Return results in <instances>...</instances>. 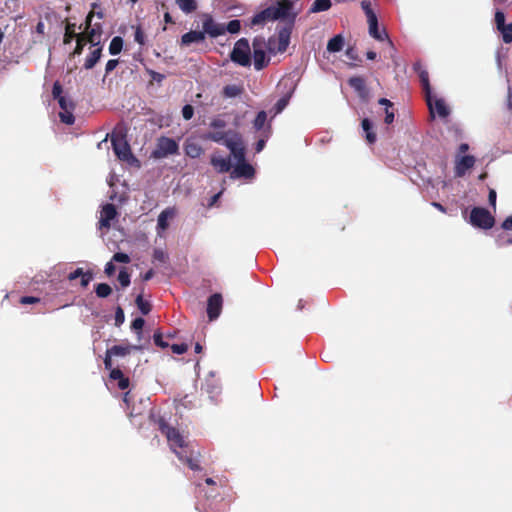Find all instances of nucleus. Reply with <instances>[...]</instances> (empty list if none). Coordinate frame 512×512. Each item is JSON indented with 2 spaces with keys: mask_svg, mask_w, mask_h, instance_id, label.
I'll use <instances>...</instances> for the list:
<instances>
[{
  "mask_svg": "<svg viewBox=\"0 0 512 512\" xmlns=\"http://www.w3.org/2000/svg\"><path fill=\"white\" fill-rule=\"evenodd\" d=\"M267 8L270 9L273 14H277L278 19L286 20L283 25H279L277 27V47H273L275 42L273 38L268 40V49H270V51L283 53L290 45L291 34L294 22L296 21L297 12H292L293 2L290 0H278L276 5L268 6Z\"/></svg>",
  "mask_w": 512,
  "mask_h": 512,
  "instance_id": "obj_1",
  "label": "nucleus"
},
{
  "mask_svg": "<svg viewBox=\"0 0 512 512\" xmlns=\"http://www.w3.org/2000/svg\"><path fill=\"white\" fill-rule=\"evenodd\" d=\"M202 138L214 143L223 144L230 150V152H235L237 149L245 148L243 137L241 133L236 130H212L205 133Z\"/></svg>",
  "mask_w": 512,
  "mask_h": 512,
  "instance_id": "obj_2",
  "label": "nucleus"
},
{
  "mask_svg": "<svg viewBox=\"0 0 512 512\" xmlns=\"http://www.w3.org/2000/svg\"><path fill=\"white\" fill-rule=\"evenodd\" d=\"M232 157L236 160V166L231 172L232 178L251 179L254 177L255 169L245 160V148L237 149L235 152H230Z\"/></svg>",
  "mask_w": 512,
  "mask_h": 512,
  "instance_id": "obj_3",
  "label": "nucleus"
},
{
  "mask_svg": "<svg viewBox=\"0 0 512 512\" xmlns=\"http://www.w3.org/2000/svg\"><path fill=\"white\" fill-rule=\"evenodd\" d=\"M469 224L478 229H492L495 219L490 211L482 207H474L470 210Z\"/></svg>",
  "mask_w": 512,
  "mask_h": 512,
  "instance_id": "obj_4",
  "label": "nucleus"
},
{
  "mask_svg": "<svg viewBox=\"0 0 512 512\" xmlns=\"http://www.w3.org/2000/svg\"><path fill=\"white\" fill-rule=\"evenodd\" d=\"M180 147L178 143L170 137L157 138L156 147L151 152L152 159H165L170 155L178 154Z\"/></svg>",
  "mask_w": 512,
  "mask_h": 512,
  "instance_id": "obj_5",
  "label": "nucleus"
},
{
  "mask_svg": "<svg viewBox=\"0 0 512 512\" xmlns=\"http://www.w3.org/2000/svg\"><path fill=\"white\" fill-rule=\"evenodd\" d=\"M230 59L242 67L250 66V47L247 39L241 38L236 41L234 49L231 50Z\"/></svg>",
  "mask_w": 512,
  "mask_h": 512,
  "instance_id": "obj_6",
  "label": "nucleus"
},
{
  "mask_svg": "<svg viewBox=\"0 0 512 512\" xmlns=\"http://www.w3.org/2000/svg\"><path fill=\"white\" fill-rule=\"evenodd\" d=\"M158 427L159 430H161V433L167 437L168 442L170 443V447L174 450V452L176 451V448L184 449V439L181 433L175 427H170L163 418H159Z\"/></svg>",
  "mask_w": 512,
  "mask_h": 512,
  "instance_id": "obj_7",
  "label": "nucleus"
},
{
  "mask_svg": "<svg viewBox=\"0 0 512 512\" xmlns=\"http://www.w3.org/2000/svg\"><path fill=\"white\" fill-rule=\"evenodd\" d=\"M112 146L119 160L127 163L137 162V158L133 156L131 147L124 137H112Z\"/></svg>",
  "mask_w": 512,
  "mask_h": 512,
  "instance_id": "obj_8",
  "label": "nucleus"
},
{
  "mask_svg": "<svg viewBox=\"0 0 512 512\" xmlns=\"http://www.w3.org/2000/svg\"><path fill=\"white\" fill-rule=\"evenodd\" d=\"M265 44V41L262 38H255L253 40V58H254V68L256 71H260L264 69L268 60L266 59L265 50L262 49V46Z\"/></svg>",
  "mask_w": 512,
  "mask_h": 512,
  "instance_id": "obj_9",
  "label": "nucleus"
},
{
  "mask_svg": "<svg viewBox=\"0 0 512 512\" xmlns=\"http://www.w3.org/2000/svg\"><path fill=\"white\" fill-rule=\"evenodd\" d=\"M223 308V296L219 293H214L207 299V317L210 321H214L220 315Z\"/></svg>",
  "mask_w": 512,
  "mask_h": 512,
  "instance_id": "obj_10",
  "label": "nucleus"
},
{
  "mask_svg": "<svg viewBox=\"0 0 512 512\" xmlns=\"http://www.w3.org/2000/svg\"><path fill=\"white\" fill-rule=\"evenodd\" d=\"M205 32V35H209L211 37H219L224 35L225 27L222 24L217 23L213 20L212 16L205 15L204 20H202V31Z\"/></svg>",
  "mask_w": 512,
  "mask_h": 512,
  "instance_id": "obj_11",
  "label": "nucleus"
},
{
  "mask_svg": "<svg viewBox=\"0 0 512 512\" xmlns=\"http://www.w3.org/2000/svg\"><path fill=\"white\" fill-rule=\"evenodd\" d=\"M413 69H414V71L418 72L420 83H422L423 90L425 93L427 106L432 108L431 86H430V80L428 79V72L423 68V66L421 65L420 62L414 63Z\"/></svg>",
  "mask_w": 512,
  "mask_h": 512,
  "instance_id": "obj_12",
  "label": "nucleus"
},
{
  "mask_svg": "<svg viewBox=\"0 0 512 512\" xmlns=\"http://www.w3.org/2000/svg\"><path fill=\"white\" fill-rule=\"evenodd\" d=\"M348 85L353 88L361 100L367 101L369 98V89L366 87L365 79L361 76H352L348 79Z\"/></svg>",
  "mask_w": 512,
  "mask_h": 512,
  "instance_id": "obj_13",
  "label": "nucleus"
},
{
  "mask_svg": "<svg viewBox=\"0 0 512 512\" xmlns=\"http://www.w3.org/2000/svg\"><path fill=\"white\" fill-rule=\"evenodd\" d=\"M117 215V211L114 204H107L102 207L101 218L98 221L100 228H110V221L114 220Z\"/></svg>",
  "mask_w": 512,
  "mask_h": 512,
  "instance_id": "obj_14",
  "label": "nucleus"
},
{
  "mask_svg": "<svg viewBox=\"0 0 512 512\" xmlns=\"http://www.w3.org/2000/svg\"><path fill=\"white\" fill-rule=\"evenodd\" d=\"M475 158L470 155L462 156L455 162V174L457 177H462L467 171L473 168Z\"/></svg>",
  "mask_w": 512,
  "mask_h": 512,
  "instance_id": "obj_15",
  "label": "nucleus"
},
{
  "mask_svg": "<svg viewBox=\"0 0 512 512\" xmlns=\"http://www.w3.org/2000/svg\"><path fill=\"white\" fill-rule=\"evenodd\" d=\"M277 20H279L278 15L273 14L270 9L266 8L265 10H262L261 12L256 13L252 17V19H250L249 25H250V27H255V26L263 25L267 21H277Z\"/></svg>",
  "mask_w": 512,
  "mask_h": 512,
  "instance_id": "obj_16",
  "label": "nucleus"
},
{
  "mask_svg": "<svg viewBox=\"0 0 512 512\" xmlns=\"http://www.w3.org/2000/svg\"><path fill=\"white\" fill-rule=\"evenodd\" d=\"M175 216V209L167 208L158 215L157 218V234L162 235V233L168 229L169 220L173 219Z\"/></svg>",
  "mask_w": 512,
  "mask_h": 512,
  "instance_id": "obj_17",
  "label": "nucleus"
},
{
  "mask_svg": "<svg viewBox=\"0 0 512 512\" xmlns=\"http://www.w3.org/2000/svg\"><path fill=\"white\" fill-rule=\"evenodd\" d=\"M184 154L190 159H197L203 153V148L194 139L188 138L183 146Z\"/></svg>",
  "mask_w": 512,
  "mask_h": 512,
  "instance_id": "obj_18",
  "label": "nucleus"
},
{
  "mask_svg": "<svg viewBox=\"0 0 512 512\" xmlns=\"http://www.w3.org/2000/svg\"><path fill=\"white\" fill-rule=\"evenodd\" d=\"M205 41V32L198 30H190L181 36V46L187 47L192 43H200Z\"/></svg>",
  "mask_w": 512,
  "mask_h": 512,
  "instance_id": "obj_19",
  "label": "nucleus"
},
{
  "mask_svg": "<svg viewBox=\"0 0 512 512\" xmlns=\"http://www.w3.org/2000/svg\"><path fill=\"white\" fill-rule=\"evenodd\" d=\"M211 165L219 173H227L230 171L232 165L230 158H223L216 155L211 157Z\"/></svg>",
  "mask_w": 512,
  "mask_h": 512,
  "instance_id": "obj_20",
  "label": "nucleus"
},
{
  "mask_svg": "<svg viewBox=\"0 0 512 512\" xmlns=\"http://www.w3.org/2000/svg\"><path fill=\"white\" fill-rule=\"evenodd\" d=\"M82 33L92 46H98L102 35V26L101 24H95L94 27L86 29Z\"/></svg>",
  "mask_w": 512,
  "mask_h": 512,
  "instance_id": "obj_21",
  "label": "nucleus"
},
{
  "mask_svg": "<svg viewBox=\"0 0 512 512\" xmlns=\"http://www.w3.org/2000/svg\"><path fill=\"white\" fill-rule=\"evenodd\" d=\"M139 349L138 346H131V345H115L109 349H107L106 354L109 355V357H125L129 355L132 350Z\"/></svg>",
  "mask_w": 512,
  "mask_h": 512,
  "instance_id": "obj_22",
  "label": "nucleus"
},
{
  "mask_svg": "<svg viewBox=\"0 0 512 512\" xmlns=\"http://www.w3.org/2000/svg\"><path fill=\"white\" fill-rule=\"evenodd\" d=\"M432 108L429 106L430 113L433 114L437 112L438 116L441 118H446L449 116V108L446 106L445 102L441 98H436L434 100L431 99Z\"/></svg>",
  "mask_w": 512,
  "mask_h": 512,
  "instance_id": "obj_23",
  "label": "nucleus"
},
{
  "mask_svg": "<svg viewBox=\"0 0 512 512\" xmlns=\"http://www.w3.org/2000/svg\"><path fill=\"white\" fill-rule=\"evenodd\" d=\"M96 47L95 49H93L91 52H90V55L88 57H86L85 59V62H84V68L86 70H90L92 69L93 67H95L96 63L101 59L102 57V46L101 45H98V46H94Z\"/></svg>",
  "mask_w": 512,
  "mask_h": 512,
  "instance_id": "obj_24",
  "label": "nucleus"
},
{
  "mask_svg": "<svg viewBox=\"0 0 512 512\" xmlns=\"http://www.w3.org/2000/svg\"><path fill=\"white\" fill-rule=\"evenodd\" d=\"M369 24V34L377 41H383L388 38L387 32L383 30L382 32L378 30V21L377 18L368 19Z\"/></svg>",
  "mask_w": 512,
  "mask_h": 512,
  "instance_id": "obj_25",
  "label": "nucleus"
},
{
  "mask_svg": "<svg viewBox=\"0 0 512 512\" xmlns=\"http://www.w3.org/2000/svg\"><path fill=\"white\" fill-rule=\"evenodd\" d=\"M362 128L366 142L369 144L376 143V132L373 130L372 122L369 120V118H364L362 120Z\"/></svg>",
  "mask_w": 512,
  "mask_h": 512,
  "instance_id": "obj_26",
  "label": "nucleus"
},
{
  "mask_svg": "<svg viewBox=\"0 0 512 512\" xmlns=\"http://www.w3.org/2000/svg\"><path fill=\"white\" fill-rule=\"evenodd\" d=\"M175 453H176L177 458H179L184 463H186L187 466L189 467V469L194 470V471L200 470V466L197 463V460L192 458V457H190V456H188L186 450L183 449L180 452L175 451Z\"/></svg>",
  "mask_w": 512,
  "mask_h": 512,
  "instance_id": "obj_27",
  "label": "nucleus"
},
{
  "mask_svg": "<svg viewBox=\"0 0 512 512\" xmlns=\"http://www.w3.org/2000/svg\"><path fill=\"white\" fill-rule=\"evenodd\" d=\"M343 47V37L341 35H336L333 38L328 40L327 51L329 52H339Z\"/></svg>",
  "mask_w": 512,
  "mask_h": 512,
  "instance_id": "obj_28",
  "label": "nucleus"
},
{
  "mask_svg": "<svg viewBox=\"0 0 512 512\" xmlns=\"http://www.w3.org/2000/svg\"><path fill=\"white\" fill-rule=\"evenodd\" d=\"M175 3L186 14L194 12L197 8L195 0H175Z\"/></svg>",
  "mask_w": 512,
  "mask_h": 512,
  "instance_id": "obj_29",
  "label": "nucleus"
},
{
  "mask_svg": "<svg viewBox=\"0 0 512 512\" xmlns=\"http://www.w3.org/2000/svg\"><path fill=\"white\" fill-rule=\"evenodd\" d=\"M331 6L330 0H315L313 5H311L309 12L310 13H318L322 11H328Z\"/></svg>",
  "mask_w": 512,
  "mask_h": 512,
  "instance_id": "obj_30",
  "label": "nucleus"
},
{
  "mask_svg": "<svg viewBox=\"0 0 512 512\" xmlns=\"http://www.w3.org/2000/svg\"><path fill=\"white\" fill-rule=\"evenodd\" d=\"M77 32H75V24L71 22H66L65 26V34H64V44L71 43L73 39L78 38Z\"/></svg>",
  "mask_w": 512,
  "mask_h": 512,
  "instance_id": "obj_31",
  "label": "nucleus"
},
{
  "mask_svg": "<svg viewBox=\"0 0 512 512\" xmlns=\"http://www.w3.org/2000/svg\"><path fill=\"white\" fill-rule=\"evenodd\" d=\"M243 93V87L235 84L226 85L223 88L224 97H237Z\"/></svg>",
  "mask_w": 512,
  "mask_h": 512,
  "instance_id": "obj_32",
  "label": "nucleus"
},
{
  "mask_svg": "<svg viewBox=\"0 0 512 512\" xmlns=\"http://www.w3.org/2000/svg\"><path fill=\"white\" fill-rule=\"evenodd\" d=\"M267 121V113L265 111H260L256 114V117L253 122V127L256 131L266 130L265 124Z\"/></svg>",
  "mask_w": 512,
  "mask_h": 512,
  "instance_id": "obj_33",
  "label": "nucleus"
},
{
  "mask_svg": "<svg viewBox=\"0 0 512 512\" xmlns=\"http://www.w3.org/2000/svg\"><path fill=\"white\" fill-rule=\"evenodd\" d=\"M123 47V40L120 36H115L109 44L110 55H117L121 52Z\"/></svg>",
  "mask_w": 512,
  "mask_h": 512,
  "instance_id": "obj_34",
  "label": "nucleus"
},
{
  "mask_svg": "<svg viewBox=\"0 0 512 512\" xmlns=\"http://www.w3.org/2000/svg\"><path fill=\"white\" fill-rule=\"evenodd\" d=\"M76 41V47H74V50L72 52L73 56L81 55L83 53L86 43H89V41L85 38L84 33H79L78 38H76Z\"/></svg>",
  "mask_w": 512,
  "mask_h": 512,
  "instance_id": "obj_35",
  "label": "nucleus"
},
{
  "mask_svg": "<svg viewBox=\"0 0 512 512\" xmlns=\"http://www.w3.org/2000/svg\"><path fill=\"white\" fill-rule=\"evenodd\" d=\"M136 305L143 315H147L151 311V304L149 301L144 300L143 295L140 294L136 298Z\"/></svg>",
  "mask_w": 512,
  "mask_h": 512,
  "instance_id": "obj_36",
  "label": "nucleus"
},
{
  "mask_svg": "<svg viewBox=\"0 0 512 512\" xmlns=\"http://www.w3.org/2000/svg\"><path fill=\"white\" fill-rule=\"evenodd\" d=\"M496 243L498 247H505L512 245V235L506 232L497 234Z\"/></svg>",
  "mask_w": 512,
  "mask_h": 512,
  "instance_id": "obj_37",
  "label": "nucleus"
},
{
  "mask_svg": "<svg viewBox=\"0 0 512 512\" xmlns=\"http://www.w3.org/2000/svg\"><path fill=\"white\" fill-rule=\"evenodd\" d=\"M95 293L100 298H107L111 294V287L106 283L98 284L95 287Z\"/></svg>",
  "mask_w": 512,
  "mask_h": 512,
  "instance_id": "obj_38",
  "label": "nucleus"
},
{
  "mask_svg": "<svg viewBox=\"0 0 512 512\" xmlns=\"http://www.w3.org/2000/svg\"><path fill=\"white\" fill-rule=\"evenodd\" d=\"M271 131V126L268 125L266 127L265 131H262V134H264V137L260 138L258 142L255 144V152L260 153L262 149L265 148L267 138L269 137V132Z\"/></svg>",
  "mask_w": 512,
  "mask_h": 512,
  "instance_id": "obj_39",
  "label": "nucleus"
},
{
  "mask_svg": "<svg viewBox=\"0 0 512 512\" xmlns=\"http://www.w3.org/2000/svg\"><path fill=\"white\" fill-rule=\"evenodd\" d=\"M498 31L502 33L503 41L505 44L512 42V22L510 24H506Z\"/></svg>",
  "mask_w": 512,
  "mask_h": 512,
  "instance_id": "obj_40",
  "label": "nucleus"
},
{
  "mask_svg": "<svg viewBox=\"0 0 512 512\" xmlns=\"http://www.w3.org/2000/svg\"><path fill=\"white\" fill-rule=\"evenodd\" d=\"M118 281L122 287H127L128 285L131 284V275L128 274L125 268L120 270Z\"/></svg>",
  "mask_w": 512,
  "mask_h": 512,
  "instance_id": "obj_41",
  "label": "nucleus"
},
{
  "mask_svg": "<svg viewBox=\"0 0 512 512\" xmlns=\"http://www.w3.org/2000/svg\"><path fill=\"white\" fill-rule=\"evenodd\" d=\"M60 121L67 124L72 125L74 123V116L72 110H66L59 112Z\"/></svg>",
  "mask_w": 512,
  "mask_h": 512,
  "instance_id": "obj_42",
  "label": "nucleus"
},
{
  "mask_svg": "<svg viewBox=\"0 0 512 512\" xmlns=\"http://www.w3.org/2000/svg\"><path fill=\"white\" fill-rule=\"evenodd\" d=\"M360 6H362L366 19H371V17L377 18L375 12L371 8V3L369 0H363L362 3H360Z\"/></svg>",
  "mask_w": 512,
  "mask_h": 512,
  "instance_id": "obj_43",
  "label": "nucleus"
},
{
  "mask_svg": "<svg viewBox=\"0 0 512 512\" xmlns=\"http://www.w3.org/2000/svg\"><path fill=\"white\" fill-rule=\"evenodd\" d=\"M224 27H225V31H229L231 34H235L241 30V21L230 20L228 25H226Z\"/></svg>",
  "mask_w": 512,
  "mask_h": 512,
  "instance_id": "obj_44",
  "label": "nucleus"
},
{
  "mask_svg": "<svg viewBox=\"0 0 512 512\" xmlns=\"http://www.w3.org/2000/svg\"><path fill=\"white\" fill-rule=\"evenodd\" d=\"M152 258H153V261H157L159 263H165V261L168 259V255L165 254L163 249H155V250H153Z\"/></svg>",
  "mask_w": 512,
  "mask_h": 512,
  "instance_id": "obj_45",
  "label": "nucleus"
},
{
  "mask_svg": "<svg viewBox=\"0 0 512 512\" xmlns=\"http://www.w3.org/2000/svg\"><path fill=\"white\" fill-rule=\"evenodd\" d=\"M494 22H496V27H497L498 31L506 25L505 24V15H504L503 11H500V10L496 11V14H494Z\"/></svg>",
  "mask_w": 512,
  "mask_h": 512,
  "instance_id": "obj_46",
  "label": "nucleus"
},
{
  "mask_svg": "<svg viewBox=\"0 0 512 512\" xmlns=\"http://www.w3.org/2000/svg\"><path fill=\"white\" fill-rule=\"evenodd\" d=\"M134 41L140 46L145 45V33L140 26L136 27V31H134Z\"/></svg>",
  "mask_w": 512,
  "mask_h": 512,
  "instance_id": "obj_47",
  "label": "nucleus"
},
{
  "mask_svg": "<svg viewBox=\"0 0 512 512\" xmlns=\"http://www.w3.org/2000/svg\"><path fill=\"white\" fill-rule=\"evenodd\" d=\"M125 321V313L120 306L116 307L115 310V326L120 327Z\"/></svg>",
  "mask_w": 512,
  "mask_h": 512,
  "instance_id": "obj_48",
  "label": "nucleus"
},
{
  "mask_svg": "<svg viewBox=\"0 0 512 512\" xmlns=\"http://www.w3.org/2000/svg\"><path fill=\"white\" fill-rule=\"evenodd\" d=\"M226 127V122L221 118H214L210 122V128L213 130H223Z\"/></svg>",
  "mask_w": 512,
  "mask_h": 512,
  "instance_id": "obj_49",
  "label": "nucleus"
},
{
  "mask_svg": "<svg viewBox=\"0 0 512 512\" xmlns=\"http://www.w3.org/2000/svg\"><path fill=\"white\" fill-rule=\"evenodd\" d=\"M39 302H40V298H37L35 296H29V295L22 296L21 299H19V303L22 305H31V304H36Z\"/></svg>",
  "mask_w": 512,
  "mask_h": 512,
  "instance_id": "obj_50",
  "label": "nucleus"
},
{
  "mask_svg": "<svg viewBox=\"0 0 512 512\" xmlns=\"http://www.w3.org/2000/svg\"><path fill=\"white\" fill-rule=\"evenodd\" d=\"M288 104V96H283L278 100L276 105H274V110H276V113H282L285 107Z\"/></svg>",
  "mask_w": 512,
  "mask_h": 512,
  "instance_id": "obj_51",
  "label": "nucleus"
},
{
  "mask_svg": "<svg viewBox=\"0 0 512 512\" xmlns=\"http://www.w3.org/2000/svg\"><path fill=\"white\" fill-rule=\"evenodd\" d=\"M113 261L127 264L131 261V258L128 254L118 252L113 255Z\"/></svg>",
  "mask_w": 512,
  "mask_h": 512,
  "instance_id": "obj_52",
  "label": "nucleus"
},
{
  "mask_svg": "<svg viewBox=\"0 0 512 512\" xmlns=\"http://www.w3.org/2000/svg\"><path fill=\"white\" fill-rule=\"evenodd\" d=\"M110 379L114 381H120L121 379H126L127 377L122 373L120 368H114L109 373Z\"/></svg>",
  "mask_w": 512,
  "mask_h": 512,
  "instance_id": "obj_53",
  "label": "nucleus"
},
{
  "mask_svg": "<svg viewBox=\"0 0 512 512\" xmlns=\"http://www.w3.org/2000/svg\"><path fill=\"white\" fill-rule=\"evenodd\" d=\"M170 348H171V351H173L177 355L184 354L188 350L187 344H184V343H182V344H174Z\"/></svg>",
  "mask_w": 512,
  "mask_h": 512,
  "instance_id": "obj_54",
  "label": "nucleus"
},
{
  "mask_svg": "<svg viewBox=\"0 0 512 512\" xmlns=\"http://www.w3.org/2000/svg\"><path fill=\"white\" fill-rule=\"evenodd\" d=\"M194 108L191 105H186L182 107V117L186 120H190L193 118Z\"/></svg>",
  "mask_w": 512,
  "mask_h": 512,
  "instance_id": "obj_55",
  "label": "nucleus"
},
{
  "mask_svg": "<svg viewBox=\"0 0 512 512\" xmlns=\"http://www.w3.org/2000/svg\"><path fill=\"white\" fill-rule=\"evenodd\" d=\"M56 100H58L59 106L62 111L73 110V107H74L73 103L67 102L65 97H60L59 99H56Z\"/></svg>",
  "mask_w": 512,
  "mask_h": 512,
  "instance_id": "obj_56",
  "label": "nucleus"
},
{
  "mask_svg": "<svg viewBox=\"0 0 512 512\" xmlns=\"http://www.w3.org/2000/svg\"><path fill=\"white\" fill-rule=\"evenodd\" d=\"M61 93H62V86L60 85L59 81H55L53 84V89H52L53 98L59 99L60 97H63L61 95Z\"/></svg>",
  "mask_w": 512,
  "mask_h": 512,
  "instance_id": "obj_57",
  "label": "nucleus"
},
{
  "mask_svg": "<svg viewBox=\"0 0 512 512\" xmlns=\"http://www.w3.org/2000/svg\"><path fill=\"white\" fill-rule=\"evenodd\" d=\"M153 341H155V344L156 346H159V347H162V348H165V347H168V343L163 341V336L161 333H155V335H153Z\"/></svg>",
  "mask_w": 512,
  "mask_h": 512,
  "instance_id": "obj_58",
  "label": "nucleus"
},
{
  "mask_svg": "<svg viewBox=\"0 0 512 512\" xmlns=\"http://www.w3.org/2000/svg\"><path fill=\"white\" fill-rule=\"evenodd\" d=\"M144 325H145V320L141 317H138L132 321V329L134 331L142 330Z\"/></svg>",
  "mask_w": 512,
  "mask_h": 512,
  "instance_id": "obj_59",
  "label": "nucleus"
},
{
  "mask_svg": "<svg viewBox=\"0 0 512 512\" xmlns=\"http://www.w3.org/2000/svg\"><path fill=\"white\" fill-rule=\"evenodd\" d=\"M83 275H86V272H84L82 268H78L75 271H73L70 274H68L67 278L70 281H74V280H76L79 277L82 278Z\"/></svg>",
  "mask_w": 512,
  "mask_h": 512,
  "instance_id": "obj_60",
  "label": "nucleus"
},
{
  "mask_svg": "<svg viewBox=\"0 0 512 512\" xmlns=\"http://www.w3.org/2000/svg\"><path fill=\"white\" fill-rule=\"evenodd\" d=\"M384 113H386V117H384V123L392 124L394 122V111L392 108H384Z\"/></svg>",
  "mask_w": 512,
  "mask_h": 512,
  "instance_id": "obj_61",
  "label": "nucleus"
},
{
  "mask_svg": "<svg viewBox=\"0 0 512 512\" xmlns=\"http://www.w3.org/2000/svg\"><path fill=\"white\" fill-rule=\"evenodd\" d=\"M119 65V61L116 59L109 60L106 64V75L110 74L114 71V69Z\"/></svg>",
  "mask_w": 512,
  "mask_h": 512,
  "instance_id": "obj_62",
  "label": "nucleus"
},
{
  "mask_svg": "<svg viewBox=\"0 0 512 512\" xmlns=\"http://www.w3.org/2000/svg\"><path fill=\"white\" fill-rule=\"evenodd\" d=\"M504 231H510L512 229V215L504 219L502 225H500Z\"/></svg>",
  "mask_w": 512,
  "mask_h": 512,
  "instance_id": "obj_63",
  "label": "nucleus"
},
{
  "mask_svg": "<svg viewBox=\"0 0 512 512\" xmlns=\"http://www.w3.org/2000/svg\"><path fill=\"white\" fill-rule=\"evenodd\" d=\"M506 107L512 112V86L508 87V95H506Z\"/></svg>",
  "mask_w": 512,
  "mask_h": 512,
  "instance_id": "obj_64",
  "label": "nucleus"
}]
</instances>
